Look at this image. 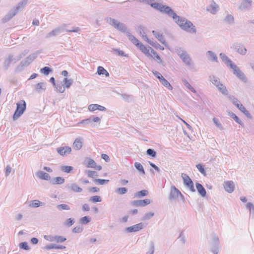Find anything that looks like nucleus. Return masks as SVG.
Returning a JSON list of instances; mask_svg holds the SVG:
<instances>
[{"instance_id":"obj_53","label":"nucleus","mask_w":254,"mask_h":254,"mask_svg":"<svg viewBox=\"0 0 254 254\" xmlns=\"http://www.w3.org/2000/svg\"><path fill=\"white\" fill-rule=\"evenodd\" d=\"M75 222V220L73 218H68L66 219L64 222V225L68 227L71 226Z\"/></svg>"},{"instance_id":"obj_23","label":"nucleus","mask_w":254,"mask_h":254,"mask_svg":"<svg viewBox=\"0 0 254 254\" xmlns=\"http://www.w3.org/2000/svg\"><path fill=\"white\" fill-rule=\"evenodd\" d=\"M67 187L74 192H80L82 191V189L78 187L76 183L68 184Z\"/></svg>"},{"instance_id":"obj_14","label":"nucleus","mask_w":254,"mask_h":254,"mask_svg":"<svg viewBox=\"0 0 254 254\" xmlns=\"http://www.w3.org/2000/svg\"><path fill=\"white\" fill-rule=\"evenodd\" d=\"M151 201L150 199H145L144 200H135L131 202V204L134 206L144 207L150 204Z\"/></svg>"},{"instance_id":"obj_32","label":"nucleus","mask_w":254,"mask_h":254,"mask_svg":"<svg viewBox=\"0 0 254 254\" xmlns=\"http://www.w3.org/2000/svg\"><path fill=\"white\" fill-rule=\"evenodd\" d=\"M60 27H64V32H77L80 30V28L79 27H71V28H70V29H68V26L66 24L62 25L60 26Z\"/></svg>"},{"instance_id":"obj_30","label":"nucleus","mask_w":254,"mask_h":254,"mask_svg":"<svg viewBox=\"0 0 254 254\" xmlns=\"http://www.w3.org/2000/svg\"><path fill=\"white\" fill-rule=\"evenodd\" d=\"M152 33L154 35V36L163 45H166V43L165 39L163 38L162 34L159 32L155 31L154 30L152 31Z\"/></svg>"},{"instance_id":"obj_11","label":"nucleus","mask_w":254,"mask_h":254,"mask_svg":"<svg viewBox=\"0 0 254 254\" xmlns=\"http://www.w3.org/2000/svg\"><path fill=\"white\" fill-rule=\"evenodd\" d=\"M44 239L50 242H56L57 243H63L66 239L65 238L61 236L45 235Z\"/></svg>"},{"instance_id":"obj_48","label":"nucleus","mask_w":254,"mask_h":254,"mask_svg":"<svg viewBox=\"0 0 254 254\" xmlns=\"http://www.w3.org/2000/svg\"><path fill=\"white\" fill-rule=\"evenodd\" d=\"M152 7L154 8L157 9L161 11V9H162L163 4L158 3V2H154L150 3L149 4Z\"/></svg>"},{"instance_id":"obj_20","label":"nucleus","mask_w":254,"mask_h":254,"mask_svg":"<svg viewBox=\"0 0 254 254\" xmlns=\"http://www.w3.org/2000/svg\"><path fill=\"white\" fill-rule=\"evenodd\" d=\"M139 50L145 54L147 57H152L151 54V48L149 49H147L144 45H143L141 43H139L138 45L136 46Z\"/></svg>"},{"instance_id":"obj_25","label":"nucleus","mask_w":254,"mask_h":254,"mask_svg":"<svg viewBox=\"0 0 254 254\" xmlns=\"http://www.w3.org/2000/svg\"><path fill=\"white\" fill-rule=\"evenodd\" d=\"M16 11L13 10L12 9L2 18V21L3 23H5L8 21L11 18L16 14Z\"/></svg>"},{"instance_id":"obj_49","label":"nucleus","mask_w":254,"mask_h":254,"mask_svg":"<svg viewBox=\"0 0 254 254\" xmlns=\"http://www.w3.org/2000/svg\"><path fill=\"white\" fill-rule=\"evenodd\" d=\"M79 124H82L84 125H90V126H94V124L92 123V118H89L85 120H83L79 123Z\"/></svg>"},{"instance_id":"obj_41","label":"nucleus","mask_w":254,"mask_h":254,"mask_svg":"<svg viewBox=\"0 0 254 254\" xmlns=\"http://www.w3.org/2000/svg\"><path fill=\"white\" fill-rule=\"evenodd\" d=\"M182 82L184 84V85L186 87V88L187 89H189L190 90L191 92H192L193 93L196 92V91L194 89V88H193L191 86V85L188 82V81L186 79L183 78L182 79Z\"/></svg>"},{"instance_id":"obj_55","label":"nucleus","mask_w":254,"mask_h":254,"mask_svg":"<svg viewBox=\"0 0 254 254\" xmlns=\"http://www.w3.org/2000/svg\"><path fill=\"white\" fill-rule=\"evenodd\" d=\"M94 182L96 184L99 185H104L109 183V180H104V179H95Z\"/></svg>"},{"instance_id":"obj_46","label":"nucleus","mask_w":254,"mask_h":254,"mask_svg":"<svg viewBox=\"0 0 254 254\" xmlns=\"http://www.w3.org/2000/svg\"><path fill=\"white\" fill-rule=\"evenodd\" d=\"M54 87L56 88L57 91L60 93H63L65 91V87L62 82L61 84H56Z\"/></svg>"},{"instance_id":"obj_45","label":"nucleus","mask_w":254,"mask_h":254,"mask_svg":"<svg viewBox=\"0 0 254 254\" xmlns=\"http://www.w3.org/2000/svg\"><path fill=\"white\" fill-rule=\"evenodd\" d=\"M61 169L63 172L69 173L73 170V167L70 166L63 165L61 166Z\"/></svg>"},{"instance_id":"obj_6","label":"nucleus","mask_w":254,"mask_h":254,"mask_svg":"<svg viewBox=\"0 0 254 254\" xmlns=\"http://www.w3.org/2000/svg\"><path fill=\"white\" fill-rule=\"evenodd\" d=\"M160 12L164 13L167 14L169 16L172 17L175 22L177 19H178L179 16L174 11L172 8L166 5H163Z\"/></svg>"},{"instance_id":"obj_34","label":"nucleus","mask_w":254,"mask_h":254,"mask_svg":"<svg viewBox=\"0 0 254 254\" xmlns=\"http://www.w3.org/2000/svg\"><path fill=\"white\" fill-rule=\"evenodd\" d=\"M64 179L61 177H56L52 180V183L54 185H61L64 182Z\"/></svg>"},{"instance_id":"obj_62","label":"nucleus","mask_w":254,"mask_h":254,"mask_svg":"<svg viewBox=\"0 0 254 254\" xmlns=\"http://www.w3.org/2000/svg\"><path fill=\"white\" fill-rule=\"evenodd\" d=\"M197 169L203 175L205 176L206 172L204 167L201 164H198L196 165Z\"/></svg>"},{"instance_id":"obj_5","label":"nucleus","mask_w":254,"mask_h":254,"mask_svg":"<svg viewBox=\"0 0 254 254\" xmlns=\"http://www.w3.org/2000/svg\"><path fill=\"white\" fill-rule=\"evenodd\" d=\"M16 109L13 116L14 120H17L24 112L26 109V103L23 100L20 103H17Z\"/></svg>"},{"instance_id":"obj_2","label":"nucleus","mask_w":254,"mask_h":254,"mask_svg":"<svg viewBox=\"0 0 254 254\" xmlns=\"http://www.w3.org/2000/svg\"><path fill=\"white\" fill-rule=\"evenodd\" d=\"M209 80L216 87L222 94L224 95L228 94L226 87L222 83L219 77L214 75H211L209 76Z\"/></svg>"},{"instance_id":"obj_59","label":"nucleus","mask_w":254,"mask_h":254,"mask_svg":"<svg viewBox=\"0 0 254 254\" xmlns=\"http://www.w3.org/2000/svg\"><path fill=\"white\" fill-rule=\"evenodd\" d=\"M176 53H177L178 55L179 56L180 58L182 57L185 55L187 54V52L183 50L182 48H178L176 49Z\"/></svg>"},{"instance_id":"obj_27","label":"nucleus","mask_w":254,"mask_h":254,"mask_svg":"<svg viewBox=\"0 0 254 254\" xmlns=\"http://www.w3.org/2000/svg\"><path fill=\"white\" fill-rule=\"evenodd\" d=\"M46 89V83L45 82H39L35 85V89L38 92L45 91Z\"/></svg>"},{"instance_id":"obj_31","label":"nucleus","mask_w":254,"mask_h":254,"mask_svg":"<svg viewBox=\"0 0 254 254\" xmlns=\"http://www.w3.org/2000/svg\"><path fill=\"white\" fill-rule=\"evenodd\" d=\"M44 249L47 250L54 249L63 250L65 249V247L62 245H57L54 244H50L48 245H46L44 247Z\"/></svg>"},{"instance_id":"obj_42","label":"nucleus","mask_w":254,"mask_h":254,"mask_svg":"<svg viewBox=\"0 0 254 254\" xmlns=\"http://www.w3.org/2000/svg\"><path fill=\"white\" fill-rule=\"evenodd\" d=\"M38 55V52L34 53L30 55L28 57L25 58V59L28 62V63L30 64L37 58Z\"/></svg>"},{"instance_id":"obj_13","label":"nucleus","mask_w":254,"mask_h":254,"mask_svg":"<svg viewBox=\"0 0 254 254\" xmlns=\"http://www.w3.org/2000/svg\"><path fill=\"white\" fill-rule=\"evenodd\" d=\"M207 10L212 14H215L219 10V6L214 0H212L210 1L209 8Z\"/></svg>"},{"instance_id":"obj_29","label":"nucleus","mask_w":254,"mask_h":254,"mask_svg":"<svg viewBox=\"0 0 254 254\" xmlns=\"http://www.w3.org/2000/svg\"><path fill=\"white\" fill-rule=\"evenodd\" d=\"M252 2L251 0H243L239 7L240 9L244 10L249 8L251 6Z\"/></svg>"},{"instance_id":"obj_61","label":"nucleus","mask_w":254,"mask_h":254,"mask_svg":"<svg viewBox=\"0 0 254 254\" xmlns=\"http://www.w3.org/2000/svg\"><path fill=\"white\" fill-rule=\"evenodd\" d=\"M154 215V212H149L146 213L142 218L143 220H149Z\"/></svg>"},{"instance_id":"obj_63","label":"nucleus","mask_w":254,"mask_h":254,"mask_svg":"<svg viewBox=\"0 0 254 254\" xmlns=\"http://www.w3.org/2000/svg\"><path fill=\"white\" fill-rule=\"evenodd\" d=\"M229 98L232 103L236 106L240 103L238 99L235 98L234 96H230Z\"/></svg>"},{"instance_id":"obj_58","label":"nucleus","mask_w":254,"mask_h":254,"mask_svg":"<svg viewBox=\"0 0 254 254\" xmlns=\"http://www.w3.org/2000/svg\"><path fill=\"white\" fill-rule=\"evenodd\" d=\"M115 191L118 194H124L127 192V189L126 188H119Z\"/></svg>"},{"instance_id":"obj_1","label":"nucleus","mask_w":254,"mask_h":254,"mask_svg":"<svg viewBox=\"0 0 254 254\" xmlns=\"http://www.w3.org/2000/svg\"><path fill=\"white\" fill-rule=\"evenodd\" d=\"M175 22L182 30L188 33H195L196 32V28L193 23L185 17L179 16Z\"/></svg>"},{"instance_id":"obj_39","label":"nucleus","mask_w":254,"mask_h":254,"mask_svg":"<svg viewBox=\"0 0 254 254\" xmlns=\"http://www.w3.org/2000/svg\"><path fill=\"white\" fill-rule=\"evenodd\" d=\"M73 80L71 79L64 78L62 82L64 86L67 88H69L72 84Z\"/></svg>"},{"instance_id":"obj_52","label":"nucleus","mask_w":254,"mask_h":254,"mask_svg":"<svg viewBox=\"0 0 254 254\" xmlns=\"http://www.w3.org/2000/svg\"><path fill=\"white\" fill-rule=\"evenodd\" d=\"M86 173L88 176L90 178H94L98 176V173L97 172L91 170H86Z\"/></svg>"},{"instance_id":"obj_64","label":"nucleus","mask_w":254,"mask_h":254,"mask_svg":"<svg viewBox=\"0 0 254 254\" xmlns=\"http://www.w3.org/2000/svg\"><path fill=\"white\" fill-rule=\"evenodd\" d=\"M154 244L153 242H151L150 243L149 249L148 252H146V254H154Z\"/></svg>"},{"instance_id":"obj_51","label":"nucleus","mask_w":254,"mask_h":254,"mask_svg":"<svg viewBox=\"0 0 254 254\" xmlns=\"http://www.w3.org/2000/svg\"><path fill=\"white\" fill-rule=\"evenodd\" d=\"M134 166L136 168V169L139 172H141L142 174H145V171L143 169V167L140 163L138 162H135L134 163Z\"/></svg>"},{"instance_id":"obj_22","label":"nucleus","mask_w":254,"mask_h":254,"mask_svg":"<svg viewBox=\"0 0 254 254\" xmlns=\"http://www.w3.org/2000/svg\"><path fill=\"white\" fill-rule=\"evenodd\" d=\"M27 3L28 0H22L19 2L15 7L12 8V9L16 11V13H17L19 11L21 10L27 5Z\"/></svg>"},{"instance_id":"obj_33","label":"nucleus","mask_w":254,"mask_h":254,"mask_svg":"<svg viewBox=\"0 0 254 254\" xmlns=\"http://www.w3.org/2000/svg\"><path fill=\"white\" fill-rule=\"evenodd\" d=\"M44 205V203L41 202L39 200L35 199L30 202L29 206L34 208H37L39 206H42Z\"/></svg>"},{"instance_id":"obj_10","label":"nucleus","mask_w":254,"mask_h":254,"mask_svg":"<svg viewBox=\"0 0 254 254\" xmlns=\"http://www.w3.org/2000/svg\"><path fill=\"white\" fill-rule=\"evenodd\" d=\"M210 250L214 254H218L220 251L219 239L217 236H214L210 247Z\"/></svg>"},{"instance_id":"obj_47","label":"nucleus","mask_w":254,"mask_h":254,"mask_svg":"<svg viewBox=\"0 0 254 254\" xmlns=\"http://www.w3.org/2000/svg\"><path fill=\"white\" fill-rule=\"evenodd\" d=\"M57 208L58 210L61 211L64 210H69L70 209V206L66 204H58L57 205Z\"/></svg>"},{"instance_id":"obj_60","label":"nucleus","mask_w":254,"mask_h":254,"mask_svg":"<svg viewBox=\"0 0 254 254\" xmlns=\"http://www.w3.org/2000/svg\"><path fill=\"white\" fill-rule=\"evenodd\" d=\"M80 223L81 224L85 225L90 221V219L88 216H84L80 219Z\"/></svg>"},{"instance_id":"obj_24","label":"nucleus","mask_w":254,"mask_h":254,"mask_svg":"<svg viewBox=\"0 0 254 254\" xmlns=\"http://www.w3.org/2000/svg\"><path fill=\"white\" fill-rule=\"evenodd\" d=\"M219 56L222 61L227 66L231 67V65L234 64L232 61L225 54L220 53Z\"/></svg>"},{"instance_id":"obj_4","label":"nucleus","mask_w":254,"mask_h":254,"mask_svg":"<svg viewBox=\"0 0 254 254\" xmlns=\"http://www.w3.org/2000/svg\"><path fill=\"white\" fill-rule=\"evenodd\" d=\"M179 198L184 200V196L181 192L174 186L171 187L169 199L170 201H178Z\"/></svg>"},{"instance_id":"obj_28","label":"nucleus","mask_w":254,"mask_h":254,"mask_svg":"<svg viewBox=\"0 0 254 254\" xmlns=\"http://www.w3.org/2000/svg\"><path fill=\"white\" fill-rule=\"evenodd\" d=\"M195 186L197 190L199 192V193L201 195L202 197H204L206 195V190L202 186V185L198 183H196L195 184Z\"/></svg>"},{"instance_id":"obj_7","label":"nucleus","mask_w":254,"mask_h":254,"mask_svg":"<svg viewBox=\"0 0 254 254\" xmlns=\"http://www.w3.org/2000/svg\"><path fill=\"white\" fill-rule=\"evenodd\" d=\"M182 177L183 179L184 185L189 188L190 191L194 192L195 190L193 186V183L189 176L186 174L183 173Z\"/></svg>"},{"instance_id":"obj_40","label":"nucleus","mask_w":254,"mask_h":254,"mask_svg":"<svg viewBox=\"0 0 254 254\" xmlns=\"http://www.w3.org/2000/svg\"><path fill=\"white\" fill-rule=\"evenodd\" d=\"M160 83L169 90H172L173 87L170 83L164 77L160 81Z\"/></svg>"},{"instance_id":"obj_50","label":"nucleus","mask_w":254,"mask_h":254,"mask_svg":"<svg viewBox=\"0 0 254 254\" xmlns=\"http://www.w3.org/2000/svg\"><path fill=\"white\" fill-rule=\"evenodd\" d=\"M213 122H214V123L215 125V126H216V127L218 128H219L220 130H222L223 129V127L218 119L214 118L213 119Z\"/></svg>"},{"instance_id":"obj_3","label":"nucleus","mask_w":254,"mask_h":254,"mask_svg":"<svg viewBox=\"0 0 254 254\" xmlns=\"http://www.w3.org/2000/svg\"><path fill=\"white\" fill-rule=\"evenodd\" d=\"M105 20L108 23L122 32L126 33V32L128 31L126 25L124 23L120 22L116 19L112 18L111 17H107Z\"/></svg>"},{"instance_id":"obj_15","label":"nucleus","mask_w":254,"mask_h":254,"mask_svg":"<svg viewBox=\"0 0 254 254\" xmlns=\"http://www.w3.org/2000/svg\"><path fill=\"white\" fill-rule=\"evenodd\" d=\"M57 150L59 154L64 156H67L68 154L70 153L71 148L69 146H64L58 148Z\"/></svg>"},{"instance_id":"obj_9","label":"nucleus","mask_w":254,"mask_h":254,"mask_svg":"<svg viewBox=\"0 0 254 254\" xmlns=\"http://www.w3.org/2000/svg\"><path fill=\"white\" fill-rule=\"evenodd\" d=\"M145 227L144 224L140 222L131 226L127 227L125 229V233H133L138 232Z\"/></svg>"},{"instance_id":"obj_36","label":"nucleus","mask_w":254,"mask_h":254,"mask_svg":"<svg viewBox=\"0 0 254 254\" xmlns=\"http://www.w3.org/2000/svg\"><path fill=\"white\" fill-rule=\"evenodd\" d=\"M127 35L129 40L131 41L132 43L137 46L140 43L139 41L132 35H131L128 30L126 32Z\"/></svg>"},{"instance_id":"obj_17","label":"nucleus","mask_w":254,"mask_h":254,"mask_svg":"<svg viewBox=\"0 0 254 254\" xmlns=\"http://www.w3.org/2000/svg\"><path fill=\"white\" fill-rule=\"evenodd\" d=\"M64 27H58L49 32L46 36V38H50L57 36L64 32Z\"/></svg>"},{"instance_id":"obj_54","label":"nucleus","mask_w":254,"mask_h":254,"mask_svg":"<svg viewBox=\"0 0 254 254\" xmlns=\"http://www.w3.org/2000/svg\"><path fill=\"white\" fill-rule=\"evenodd\" d=\"M89 200L93 203H96L98 202H101L102 201V199L100 196L95 195L91 197Z\"/></svg>"},{"instance_id":"obj_43","label":"nucleus","mask_w":254,"mask_h":254,"mask_svg":"<svg viewBox=\"0 0 254 254\" xmlns=\"http://www.w3.org/2000/svg\"><path fill=\"white\" fill-rule=\"evenodd\" d=\"M97 72L99 75H105L106 76H109L108 71L102 66H99L98 67Z\"/></svg>"},{"instance_id":"obj_38","label":"nucleus","mask_w":254,"mask_h":254,"mask_svg":"<svg viewBox=\"0 0 254 254\" xmlns=\"http://www.w3.org/2000/svg\"><path fill=\"white\" fill-rule=\"evenodd\" d=\"M148 193V191L147 190H143L136 192L134 194V196L137 198H140L147 195Z\"/></svg>"},{"instance_id":"obj_44","label":"nucleus","mask_w":254,"mask_h":254,"mask_svg":"<svg viewBox=\"0 0 254 254\" xmlns=\"http://www.w3.org/2000/svg\"><path fill=\"white\" fill-rule=\"evenodd\" d=\"M224 20L225 22L231 24L234 23V17L231 14H228L226 15Z\"/></svg>"},{"instance_id":"obj_35","label":"nucleus","mask_w":254,"mask_h":254,"mask_svg":"<svg viewBox=\"0 0 254 254\" xmlns=\"http://www.w3.org/2000/svg\"><path fill=\"white\" fill-rule=\"evenodd\" d=\"M82 146V142L80 139L76 138L73 143V147L75 150H79L81 148Z\"/></svg>"},{"instance_id":"obj_26","label":"nucleus","mask_w":254,"mask_h":254,"mask_svg":"<svg viewBox=\"0 0 254 254\" xmlns=\"http://www.w3.org/2000/svg\"><path fill=\"white\" fill-rule=\"evenodd\" d=\"M84 164L87 168H95L96 167V163L92 159L87 158L84 161Z\"/></svg>"},{"instance_id":"obj_19","label":"nucleus","mask_w":254,"mask_h":254,"mask_svg":"<svg viewBox=\"0 0 254 254\" xmlns=\"http://www.w3.org/2000/svg\"><path fill=\"white\" fill-rule=\"evenodd\" d=\"M206 57L209 61L212 62H218V58L216 54L212 51L206 52Z\"/></svg>"},{"instance_id":"obj_57","label":"nucleus","mask_w":254,"mask_h":254,"mask_svg":"<svg viewBox=\"0 0 254 254\" xmlns=\"http://www.w3.org/2000/svg\"><path fill=\"white\" fill-rule=\"evenodd\" d=\"M230 116L238 124H239L241 125H243V122L240 120V119L234 113L231 112V113H230Z\"/></svg>"},{"instance_id":"obj_56","label":"nucleus","mask_w":254,"mask_h":254,"mask_svg":"<svg viewBox=\"0 0 254 254\" xmlns=\"http://www.w3.org/2000/svg\"><path fill=\"white\" fill-rule=\"evenodd\" d=\"M151 53L152 54V55H151V56H152V57H154V58H156L157 62L159 63H162V60L161 59L160 57L158 55V54L155 51H154L153 49H151Z\"/></svg>"},{"instance_id":"obj_37","label":"nucleus","mask_w":254,"mask_h":254,"mask_svg":"<svg viewBox=\"0 0 254 254\" xmlns=\"http://www.w3.org/2000/svg\"><path fill=\"white\" fill-rule=\"evenodd\" d=\"M13 61V55L10 54L8 56V57L6 58L4 62V66L6 69H7L9 67L10 63Z\"/></svg>"},{"instance_id":"obj_8","label":"nucleus","mask_w":254,"mask_h":254,"mask_svg":"<svg viewBox=\"0 0 254 254\" xmlns=\"http://www.w3.org/2000/svg\"><path fill=\"white\" fill-rule=\"evenodd\" d=\"M233 69V73L236 75L239 79L246 82L247 78L246 77L244 73L240 69L236 64H234L231 65L230 67Z\"/></svg>"},{"instance_id":"obj_21","label":"nucleus","mask_w":254,"mask_h":254,"mask_svg":"<svg viewBox=\"0 0 254 254\" xmlns=\"http://www.w3.org/2000/svg\"><path fill=\"white\" fill-rule=\"evenodd\" d=\"M36 176L37 178L43 180L49 181L50 180V176L49 174L42 171L36 172Z\"/></svg>"},{"instance_id":"obj_12","label":"nucleus","mask_w":254,"mask_h":254,"mask_svg":"<svg viewBox=\"0 0 254 254\" xmlns=\"http://www.w3.org/2000/svg\"><path fill=\"white\" fill-rule=\"evenodd\" d=\"M231 48L232 49H234L236 50L238 53L239 54L244 55L246 54L247 52V49L246 48L244 47V46L241 45L239 43H234L231 46Z\"/></svg>"},{"instance_id":"obj_16","label":"nucleus","mask_w":254,"mask_h":254,"mask_svg":"<svg viewBox=\"0 0 254 254\" xmlns=\"http://www.w3.org/2000/svg\"><path fill=\"white\" fill-rule=\"evenodd\" d=\"M185 64L190 68H193V64L190 56L187 53L180 58Z\"/></svg>"},{"instance_id":"obj_18","label":"nucleus","mask_w":254,"mask_h":254,"mask_svg":"<svg viewBox=\"0 0 254 254\" xmlns=\"http://www.w3.org/2000/svg\"><path fill=\"white\" fill-rule=\"evenodd\" d=\"M224 187L227 192L231 193L234 190L235 185L233 181H226L224 182Z\"/></svg>"}]
</instances>
